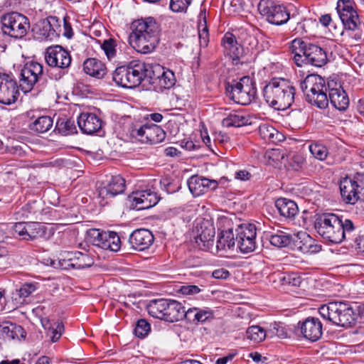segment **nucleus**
Instances as JSON below:
<instances>
[{
    "label": "nucleus",
    "mask_w": 364,
    "mask_h": 364,
    "mask_svg": "<svg viewBox=\"0 0 364 364\" xmlns=\"http://www.w3.org/2000/svg\"><path fill=\"white\" fill-rule=\"evenodd\" d=\"M129 36L131 46L137 52L147 54L154 51L159 42V26L152 17L134 21Z\"/></svg>",
    "instance_id": "nucleus-1"
},
{
    "label": "nucleus",
    "mask_w": 364,
    "mask_h": 364,
    "mask_svg": "<svg viewBox=\"0 0 364 364\" xmlns=\"http://www.w3.org/2000/svg\"><path fill=\"white\" fill-rule=\"evenodd\" d=\"M314 228L325 240L332 243H341L350 240L355 230L353 222L334 213H323L316 217Z\"/></svg>",
    "instance_id": "nucleus-2"
},
{
    "label": "nucleus",
    "mask_w": 364,
    "mask_h": 364,
    "mask_svg": "<svg viewBox=\"0 0 364 364\" xmlns=\"http://www.w3.org/2000/svg\"><path fill=\"white\" fill-rule=\"evenodd\" d=\"M295 87L289 80L283 77L272 79L263 89L267 103L277 110H284L294 101Z\"/></svg>",
    "instance_id": "nucleus-3"
},
{
    "label": "nucleus",
    "mask_w": 364,
    "mask_h": 364,
    "mask_svg": "<svg viewBox=\"0 0 364 364\" xmlns=\"http://www.w3.org/2000/svg\"><path fill=\"white\" fill-rule=\"evenodd\" d=\"M321 316L333 325L350 327L357 320L358 314L348 302L336 301L321 305L318 309Z\"/></svg>",
    "instance_id": "nucleus-4"
},
{
    "label": "nucleus",
    "mask_w": 364,
    "mask_h": 364,
    "mask_svg": "<svg viewBox=\"0 0 364 364\" xmlns=\"http://www.w3.org/2000/svg\"><path fill=\"white\" fill-rule=\"evenodd\" d=\"M291 50L294 54V61L299 67H301L303 64H309L321 68L328 61L327 54L322 48L300 38L292 41Z\"/></svg>",
    "instance_id": "nucleus-5"
},
{
    "label": "nucleus",
    "mask_w": 364,
    "mask_h": 364,
    "mask_svg": "<svg viewBox=\"0 0 364 364\" xmlns=\"http://www.w3.org/2000/svg\"><path fill=\"white\" fill-rule=\"evenodd\" d=\"M301 89L306 100L310 104L321 109L326 108L328 105L327 92L328 83L318 75H308L301 82Z\"/></svg>",
    "instance_id": "nucleus-6"
},
{
    "label": "nucleus",
    "mask_w": 364,
    "mask_h": 364,
    "mask_svg": "<svg viewBox=\"0 0 364 364\" xmlns=\"http://www.w3.org/2000/svg\"><path fill=\"white\" fill-rule=\"evenodd\" d=\"M226 95L234 102L247 105L254 100L257 90L254 81L249 76H244L239 80H232L225 87Z\"/></svg>",
    "instance_id": "nucleus-7"
},
{
    "label": "nucleus",
    "mask_w": 364,
    "mask_h": 364,
    "mask_svg": "<svg viewBox=\"0 0 364 364\" xmlns=\"http://www.w3.org/2000/svg\"><path fill=\"white\" fill-rule=\"evenodd\" d=\"M1 30L4 34L14 38L24 37L29 28L28 18L18 12H9L1 17Z\"/></svg>",
    "instance_id": "nucleus-8"
},
{
    "label": "nucleus",
    "mask_w": 364,
    "mask_h": 364,
    "mask_svg": "<svg viewBox=\"0 0 364 364\" xmlns=\"http://www.w3.org/2000/svg\"><path fill=\"white\" fill-rule=\"evenodd\" d=\"M143 66L139 62H131L127 66H120L112 73L115 83L122 87L134 88L141 82V69Z\"/></svg>",
    "instance_id": "nucleus-9"
},
{
    "label": "nucleus",
    "mask_w": 364,
    "mask_h": 364,
    "mask_svg": "<svg viewBox=\"0 0 364 364\" xmlns=\"http://www.w3.org/2000/svg\"><path fill=\"white\" fill-rule=\"evenodd\" d=\"M87 240L94 246L112 252H117L121 247L119 235L112 231L90 229L87 231Z\"/></svg>",
    "instance_id": "nucleus-10"
},
{
    "label": "nucleus",
    "mask_w": 364,
    "mask_h": 364,
    "mask_svg": "<svg viewBox=\"0 0 364 364\" xmlns=\"http://www.w3.org/2000/svg\"><path fill=\"white\" fill-rule=\"evenodd\" d=\"M257 9L272 24L282 25L289 19L287 8L273 0H260L257 4Z\"/></svg>",
    "instance_id": "nucleus-11"
},
{
    "label": "nucleus",
    "mask_w": 364,
    "mask_h": 364,
    "mask_svg": "<svg viewBox=\"0 0 364 364\" xmlns=\"http://www.w3.org/2000/svg\"><path fill=\"white\" fill-rule=\"evenodd\" d=\"M43 67L37 62L27 63L21 72L19 87L24 92L32 90L35 84L43 81Z\"/></svg>",
    "instance_id": "nucleus-12"
},
{
    "label": "nucleus",
    "mask_w": 364,
    "mask_h": 364,
    "mask_svg": "<svg viewBox=\"0 0 364 364\" xmlns=\"http://www.w3.org/2000/svg\"><path fill=\"white\" fill-rule=\"evenodd\" d=\"M256 227L253 224H242L236 229V241L242 253H250L256 248Z\"/></svg>",
    "instance_id": "nucleus-13"
},
{
    "label": "nucleus",
    "mask_w": 364,
    "mask_h": 364,
    "mask_svg": "<svg viewBox=\"0 0 364 364\" xmlns=\"http://www.w3.org/2000/svg\"><path fill=\"white\" fill-rule=\"evenodd\" d=\"M353 4L350 0H339L336 9L345 28L350 31H355L360 28L361 23Z\"/></svg>",
    "instance_id": "nucleus-14"
},
{
    "label": "nucleus",
    "mask_w": 364,
    "mask_h": 364,
    "mask_svg": "<svg viewBox=\"0 0 364 364\" xmlns=\"http://www.w3.org/2000/svg\"><path fill=\"white\" fill-rule=\"evenodd\" d=\"M18 95V86L15 78L8 74H0V102L11 105L17 100Z\"/></svg>",
    "instance_id": "nucleus-15"
},
{
    "label": "nucleus",
    "mask_w": 364,
    "mask_h": 364,
    "mask_svg": "<svg viewBox=\"0 0 364 364\" xmlns=\"http://www.w3.org/2000/svg\"><path fill=\"white\" fill-rule=\"evenodd\" d=\"M46 63L52 68H68L71 63V56L68 50L60 46H50L45 53Z\"/></svg>",
    "instance_id": "nucleus-16"
},
{
    "label": "nucleus",
    "mask_w": 364,
    "mask_h": 364,
    "mask_svg": "<svg viewBox=\"0 0 364 364\" xmlns=\"http://www.w3.org/2000/svg\"><path fill=\"white\" fill-rule=\"evenodd\" d=\"M196 230V239L198 245L202 244L205 250L212 251L215 234L213 223L209 220L203 219L197 223Z\"/></svg>",
    "instance_id": "nucleus-17"
},
{
    "label": "nucleus",
    "mask_w": 364,
    "mask_h": 364,
    "mask_svg": "<svg viewBox=\"0 0 364 364\" xmlns=\"http://www.w3.org/2000/svg\"><path fill=\"white\" fill-rule=\"evenodd\" d=\"M328 101L337 109L341 111L346 110L349 106V98L340 83L333 80H328Z\"/></svg>",
    "instance_id": "nucleus-18"
},
{
    "label": "nucleus",
    "mask_w": 364,
    "mask_h": 364,
    "mask_svg": "<svg viewBox=\"0 0 364 364\" xmlns=\"http://www.w3.org/2000/svg\"><path fill=\"white\" fill-rule=\"evenodd\" d=\"M129 198L133 208L138 210L149 209L159 201L157 193L150 189L134 192Z\"/></svg>",
    "instance_id": "nucleus-19"
},
{
    "label": "nucleus",
    "mask_w": 364,
    "mask_h": 364,
    "mask_svg": "<svg viewBox=\"0 0 364 364\" xmlns=\"http://www.w3.org/2000/svg\"><path fill=\"white\" fill-rule=\"evenodd\" d=\"M154 237L152 232L144 228L134 230L129 238V242L133 249L143 251L148 249L154 242Z\"/></svg>",
    "instance_id": "nucleus-20"
},
{
    "label": "nucleus",
    "mask_w": 364,
    "mask_h": 364,
    "mask_svg": "<svg viewBox=\"0 0 364 364\" xmlns=\"http://www.w3.org/2000/svg\"><path fill=\"white\" fill-rule=\"evenodd\" d=\"M188 186L190 191L194 196H199L210 190H215L218 186V183L214 180H209L198 176H193L188 179Z\"/></svg>",
    "instance_id": "nucleus-21"
},
{
    "label": "nucleus",
    "mask_w": 364,
    "mask_h": 364,
    "mask_svg": "<svg viewBox=\"0 0 364 364\" xmlns=\"http://www.w3.org/2000/svg\"><path fill=\"white\" fill-rule=\"evenodd\" d=\"M301 333L304 337L311 341H318L322 336V323L314 317L307 318L300 326Z\"/></svg>",
    "instance_id": "nucleus-22"
},
{
    "label": "nucleus",
    "mask_w": 364,
    "mask_h": 364,
    "mask_svg": "<svg viewBox=\"0 0 364 364\" xmlns=\"http://www.w3.org/2000/svg\"><path fill=\"white\" fill-rule=\"evenodd\" d=\"M340 191L343 200L349 204H355L360 198L359 185L349 178H343L340 183Z\"/></svg>",
    "instance_id": "nucleus-23"
},
{
    "label": "nucleus",
    "mask_w": 364,
    "mask_h": 364,
    "mask_svg": "<svg viewBox=\"0 0 364 364\" xmlns=\"http://www.w3.org/2000/svg\"><path fill=\"white\" fill-rule=\"evenodd\" d=\"M57 22L55 16L41 19L35 24L33 31L41 39L52 40L56 36L54 24Z\"/></svg>",
    "instance_id": "nucleus-24"
},
{
    "label": "nucleus",
    "mask_w": 364,
    "mask_h": 364,
    "mask_svg": "<svg viewBox=\"0 0 364 364\" xmlns=\"http://www.w3.org/2000/svg\"><path fill=\"white\" fill-rule=\"evenodd\" d=\"M101 119L93 113H82L77 124L81 131L87 134H93L102 128Z\"/></svg>",
    "instance_id": "nucleus-25"
},
{
    "label": "nucleus",
    "mask_w": 364,
    "mask_h": 364,
    "mask_svg": "<svg viewBox=\"0 0 364 364\" xmlns=\"http://www.w3.org/2000/svg\"><path fill=\"white\" fill-rule=\"evenodd\" d=\"M125 189V181L120 176H112L107 184L99 190V196L102 198H113L122 193Z\"/></svg>",
    "instance_id": "nucleus-26"
},
{
    "label": "nucleus",
    "mask_w": 364,
    "mask_h": 364,
    "mask_svg": "<svg viewBox=\"0 0 364 364\" xmlns=\"http://www.w3.org/2000/svg\"><path fill=\"white\" fill-rule=\"evenodd\" d=\"M222 45L225 53L232 60H238L243 54V48L237 41L236 37L230 33H226L223 39Z\"/></svg>",
    "instance_id": "nucleus-27"
},
{
    "label": "nucleus",
    "mask_w": 364,
    "mask_h": 364,
    "mask_svg": "<svg viewBox=\"0 0 364 364\" xmlns=\"http://www.w3.org/2000/svg\"><path fill=\"white\" fill-rule=\"evenodd\" d=\"M26 335V331L21 326L8 321L0 325V336L6 341L20 340L24 338Z\"/></svg>",
    "instance_id": "nucleus-28"
},
{
    "label": "nucleus",
    "mask_w": 364,
    "mask_h": 364,
    "mask_svg": "<svg viewBox=\"0 0 364 364\" xmlns=\"http://www.w3.org/2000/svg\"><path fill=\"white\" fill-rule=\"evenodd\" d=\"M163 320L167 322H175L184 318L185 308L176 301L167 299L166 310Z\"/></svg>",
    "instance_id": "nucleus-29"
},
{
    "label": "nucleus",
    "mask_w": 364,
    "mask_h": 364,
    "mask_svg": "<svg viewBox=\"0 0 364 364\" xmlns=\"http://www.w3.org/2000/svg\"><path fill=\"white\" fill-rule=\"evenodd\" d=\"M41 322L44 329L46 330L47 336L50 338L52 342L58 341L64 328L63 323L58 321L50 320L47 317L42 318Z\"/></svg>",
    "instance_id": "nucleus-30"
},
{
    "label": "nucleus",
    "mask_w": 364,
    "mask_h": 364,
    "mask_svg": "<svg viewBox=\"0 0 364 364\" xmlns=\"http://www.w3.org/2000/svg\"><path fill=\"white\" fill-rule=\"evenodd\" d=\"M84 71L89 75L102 78L106 73L107 68L105 64L97 58H88L83 64Z\"/></svg>",
    "instance_id": "nucleus-31"
},
{
    "label": "nucleus",
    "mask_w": 364,
    "mask_h": 364,
    "mask_svg": "<svg viewBox=\"0 0 364 364\" xmlns=\"http://www.w3.org/2000/svg\"><path fill=\"white\" fill-rule=\"evenodd\" d=\"M213 317V312L210 309H199L196 307L190 308L187 311L185 310L184 318L190 323L205 322V321Z\"/></svg>",
    "instance_id": "nucleus-32"
},
{
    "label": "nucleus",
    "mask_w": 364,
    "mask_h": 364,
    "mask_svg": "<svg viewBox=\"0 0 364 364\" xmlns=\"http://www.w3.org/2000/svg\"><path fill=\"white\" fill-rule=\"evenodd\" d=\"M275 206L280 215L287 218H294L299 212L296 203L287 198L277 199Z\"/></svg>",
    "instance_id": "nucleus-33"
},
{
    "label": "nucleus",
    "mask_w": 364,
    "mask_h": 364,
    "mask_svg": "<svg viewBox=\"0 0 364 364\" xmlns=\"http://www.w3.org/2000/svg\"><path fill=\"white\" fill-rule=\"evenodd\" d=\"M139 65L143 66L141 69V82L146 80L149 83L154 84L157 82L159 76L163 71V67L159 65L153 66L150 64L139 62Z\"/></svg>",
    "instance_id": "nucleus-34"
},
{
    "label": "nucleus",
    "mask_w": 364,
    "mask_h": 364,
    "mask_svg": "<svg viewBox=\"0 0 364 364\" xmlns=\"http://www.w3.org/2000/svg\"><path fill=\"white\" fill-rule=\"evenodd\" d=\"M235 241L236 237L235 238V234L233 233V230L232 228L222 231L218 235L215 247L217 252L227 249H232L235 246Z\"/></svg>",
    "instance_id": "nucleus-35"
},
{
    "label": "nucleus",
    "mask_w": 364,
    "mask_h": 364,
    "mask_svg": "<svg viewBox=\"0 0 364 364\" xmlns=\"http://www.w3.org/2000/svg\"><path fill=\"white\" fill-rule=\"evenodd\" d=\"M69 256H72L70 262L73 269H84L91 267L94 264V259L87 253L80 252H69Z\"/></svg>",
    "instance_id": "nucleus-36"
},
{
    "label": "nucleus",
    "mask_w": 364,
    "mask_h": 364,
    "mask_svg": "<svg viewBox=\"0 0 364 364\" xmlns=\"http://www.w3.org/2000/svg\"><path fill=\"white\" fill-rule=\"evenodd\" d=\"M36 285L33 283H25L20 289H16L12 294V299L16 305H21L26 302V299L36 290Z\"/></svg>",
    "instance_id": "nucleus-37"
},
{
    "label": "nucleus",
    "mask_w": 364,
    "mask_h": 364,
    "mask_svg": "<svg viewBox=\"0 0 364 364\" xmlns=\"http://www.w3.org/2000/svg\"><path fill=\"white\" fill-rule=\"evenodd\" d=\"M167 299H160L150 301L146 306L147 311L154 318L163 320Z\"/></svg>",
    "instance_id": "nucleus-38"
},
{
    "label": "nucleus",
    "mask_w": 364,
    "mask_h": 364,
    "mask_svg": "<svg viewBox=\"0 0 364 364\" xmlns=\"http://www.w3.org/2000/svg\"><path fill=\"white\" fill-rule=\"evenodd\" d=\"M53 124V118L49 116H41L29 124V129L36 133L43 134L49 131Z\"/></svg>",
    "instance_id": "nucleus-39"
},
{
    "label": "nucleus",
    "mask_w": 364,
    "mask_h": 364,
    "mask_svg": "<svg viewBox=\"0 0 364 364\" xmlns=\"http://www.w3.org/2000/svg\"><path fill=\"white\" fill-rule=\"evenodd\" d=\"M292 235L281 230L273 232L269 237L270 243L277 247H285L292 242Z\"/></svg>",
    "instance_id": "nucleus-40"
},
{
    "label": "nucleus",
    "mask_w": 364,
    "mask_h": 364,
    "mask_svg": "<svg viewBox=\"0 0 364 364\" xmlns=\"http://www.w3.org/2000/svg\"><path fill=\"white\" fill-rule=\"evenodd\" d=\"M164 132L156 124H151L146 126L145 131V143L156 144L163 140L164 138Z\"/></svg>",
    "instance_id": "nucleus-41"
},
{
    "label": "nucleus",
    "mask_w": 364,
    "mask_h": 364,
    "mask_svg": "<svg viewBox=\"0 0 364 364\" xmlns=\"http://www.w3.org/2000/svg\"><path fill=\"white\" fill-rule=\"evenodd\" d=\"M298 236L305 242L304 247H300L302 251L310 253H317L321 250V245L318 244L306 232H301L299 233Z\"/></svg>",
    "instance_id": "nucleus-42"
},
{
    "label": "nucleus",
    "mask_w": 364,
    "mask_h": 364,
    "mask_svg": "<svg viewBox=\"0 0 364 364\" xmlns=\"http://www.w3.org/2000/svg\"><path fill=\"white\" fill-rule=\"evenodd\" d=\"M26 240H33L45 235V227L40 223L28 222L27 225Z\"/></svg>",
    "instance_id": "nucleus-43"
},
{
    "label": "nucleus",
    "mask_w": 364,
    "mask_h": 364,
    "mask_svg": "<svg viewBox=\"0 0 364 364\" xmlns=\"http://www.w3.org/2000/svg\"><path fill=\"white\" fill-rule=\"evenodd\" d=\"M40 210V204L36 200L28 202L16 213L17 219L28 218L31 215H35Z\"/></svg>",
    "instance_id": "nucleus-44"
},
{
    "label": "nucleus",
    "mask_w": 364,
    "mask_h": 364,
    "mask_svg": "<svg viewBox=\"0 0 364 364\" xmlns=\"http://www.w3.org/2000/svg\"><path fill=\"white\" fill-rule=\"evenodd\" d=\"M157 82L161 89H169L172 87L176 82L174 73L171 70L165 71L163 68V71L161 72Z\"/></svg>",
    "instance_id": "nucleus-45"
},
{
    "label": "nucleus",
    "mask_w": 364,
    "mask_h": 364,
    "mask_svg": "<svg viewBox=\"0 0 364 364\" xmlns=\"http://www.w3.org/2000/svg\"><path fill=\"white\" fill-rule=\"evenodd\" d=\"M267 336L265 331L259 326H252L247 328L246 331V336L255 343L262 341Z\"/></svg>",
    "instance_id": "nucleus-46"
},
{
    "label": "nucleus",
    "mask_w": 364,
    "mask_h": 364,
    "mask_svg": "<svg viewBox=\"0 0 364 364\" xmlns=\"http://www.w3.org/2000/svg\"><path fill=\"white\" fill-rule=\"evenodd\" d=\"M223 123L226 127H240L247 124V119L239 114H230L227 118L223 119Z\"/></svg>",
    "instance_id": "nucleus-47"
},
{
    "label": "nucleus",
    "mask_w": 364,
    "mask_h": 364,
    "mask_svg": "<svg viewBox=\"0 0 364 364\" xmlns=\"http://www.w3.org/2000/svg\"><path fill=\"white\" fill-rule=\"evenodd\" d=\"M309 151L311 154L318 160H324L328 155L327 148L319 144H313L309 146Z\"/></svg>",
    "instance_id": "nucleus-48"
},
{
    "label": "nucleus",
    "mask_w": 364,
    "mask_h": 364,
    "mask_svg": "<svg viewBox=\"0 0 364 364\" xmlns=\"http://www.w3.org/2000/svg\"><path fill=\"white\" fill-rule=\"evenodd\" d=\"M150 331V324L145 319H139L134 328V333L139 338H144Z\"/></svg>",
    "instance_id": "nucleus-49"
},
{
    "label": "nucleus",
    "mask_w": 364,
    "mask_h": 364,
    "mask_svg": "<svg viewBox=\"0 0 364 364\" xmlns=\"http://www.w3.org/2000/svg\"><path fill=\"white\" fill-rule=\"evenodd\" d=\"M191 4V0H170L169 6L173 12H183Z\"/></svg>",
    "instance_id": "nucleus-50"
},
{
    "label": "nucleus",
    "mask_w": 364,
    "mask_h": 364,
    "mask_svg": "<svg viewBox=\"0 0 364 364\" xmlns=\"http://www.w3.org/2000/svg\"><path fill=\"white\" fill-rule=\"evenodd\" d=\"M279 280L283 285H289L292 287H299L301 283V278L293 273L282 276L279 278Z\"/></svg>",
    "instance_id": "nucleus-51"
},
{
    "label": "nucleus",
    "mask_w": 364,
    "mask_h": 364,
    "mask_svg": "<svg viewBox=\"0 0 364 364\" xmlns=\"http://www.w3.org/2000/svg\"><path fill=\"white\" fill-rule=\"evenodd\" d=\"M102 49L104 50L108 59H112L116 55L115 42L113 39H108L104 41L101 46Z\"/></svg>",
    "instance_id": "nucleus-52"
},
{
    "label": "nucleus",
    "mask_w": 364,
    "mask_h": 364,
    "mask_svg": "<svg viewBox=\"0 0 364 364\" xmlns=\"http://www.w3.org/2000/svg\"><path fill=\"white\" fill-rule=\"evenodd\" d=\"M28 223L19 222L14 224L13 230L14 234L19 236L23 240H26V232H27Z\"/></svg>",
    "instance_id": "nucleus-53"
},
{
    "label": "nucleus",
    "mask_w": 364,
    "mask_h": 364,
    "mask_svg": "<svg viewBox=\"0 0 364 364\" xmlns=\"http://www.w3.org/2000/svg\"><path fill=\"white\" fill-rule=\"evenodd\" d=\"M59 126V131L65 135L70 134L74 133L75 130V127L74 125L73 122L70 120H66L65 122H61Z\"/></svg>",
    "instance_id": "nucleus-54"
},
{
    "label": "nucleus",
    "mask_w": 364,
    "mask_h": 364,
    "mask_svg": "<svg viewBox=\"0 0 364 364\" xmlns=\"http://www.w3.org/2000/svg\"><path fill=\"white\" fill-rule=\"evenodd\" d=\"M201 289L196 285H183L181 286L179 291L186 296L196 295L200 293Z\"/></svg>",
    "instance_id": "nucleus-55"
},
{
    "label": "nucleus",
    "mask_w": 364,
    "mask_h": 364,
    "mask_svg": "<svg viewBox=\"0 0 364 364\" xmlns=\"http://www.w3.org/2000/svg\"><path fill=\"white\" fill-rule=\"evenodd\" d=\"M146 126V124L141 126L139 128H133L131 130V135L133 137L136 138L139 141H140L143 143H145L146 142V138H145Z\"/></svg>",
    "instance_id": "nucleus-56"
},
{
    "label": "nucleus",
    "mask_w": 364,
    "mask_h": 364,
    "mask_svg": "<svg viewBox=\"0 0 364 364\" xmlns=\"http://www.w3.org/2000/svg\"><path fill=\"white\" fill-rule=\"evenodd\" d=\"M353 247L358 254H364V235L359 236L355 240Z\"/></svg>",
    "instance_id": "nucleus-57"
},
{
    "label": "nucleus",
    "mask_w": 364,
    "mask_h": 364,
    "mask_svg": "<svg viewBox=\"0 0 364 364\" xmlns=\"http://www.w3.org/2000/svg\"><path fill=\"white\" fill-rule=\"evenodd\" d=\"M212 276L215 279H226L230 276V273L225 269H218L213 272Z\"/></svg>",
    "instance_id": "nucleus-58"
},
{
    "label": "nucleus",
    "mask_w": 364,
    "mask_h": 364,
    "mask_svg": "<svg viewBox=\"0 0 364 364\" xmlns=\"http://www.w3.org/2000/svg\"><path fill=\"white\" fill-rule=\"evenodd\" d=\"M71 258L72 256H69V252L67 253L63 258L59 260L60 267L65 269L72 268V265H70L71 262H70L71 261L70 259Z\"/></svg>",
    "instance_id": "nucleus-59"
},
{
    "label": "nucleus",
    "mask_w": 364,
    "mask_h": 364,
    "mask_svg": "<svg viewBox=\"0 0 364 364\" xmlns=\"http://www.w3.org/2000/svg\"><path fill=\"white\" fill-rule=\"evenodd\" d=\"M251 177V174L246 170H241L235 173V178L241 181L249 180Z\"/></svg>",
    "instance_id": "nucleus-60"
},
{
    "label": "nucleus",
    "mask_w": 364,
    "mask_h": 364,
    "mask_svg": "<svg viewBox=\"0 0 364 364\" xmlns=\"http://www.w3.org/2000/svg\"><path fill=\"white\" fill-rule=\"evenodd\" d=\"M199 40H200V45L203 47H206L208 43V31L206 28H204L203 30V32H199Z\"/></svg>",
    "instance_id": "nucleus-61"
},
{
    "label": "nucleus",
    "mask_w": 364,
    "mask_h": 364,
    "mask_svg": "<svg viewBox=\"0 0 364 364\" xmlns=\"http://www.w3.org/2000/svg\"><path fill=\"white\" fill-rule=\"evenodd\" d=\"M164 154L167 156H176L180 154V151L174 147H167L164 149Z\"/></svg>",
    "instance_id": "nucleus-62"
},
{
    "label": "nucleus",
    "mask_w": 364,
    "mask_h": 364,
    "mask_svg": "<svg viewBox=\"0 0 364 364\" xmlns=\"http://www.w3.org/2000/svg\"><path fill=\"white\" fill-rule=\"evenodd\" d=\"M233 357V354H229L227 356L220 358L215 361V364H227L228 362L232 360Z\"/></svg>",
    "instance_id": "nucleus-63"
},
{
    "label": "nucleus",
    "mask_w": 364,
    "mask_h": 364,
    "mask_svg": "<svg viewBox=\"0 0 364 364\" xmlns=\"http://www.w3.org/2000/svg\"><path fill=\"white\" fill-rule=\"evenodd\" d=\"M331 21V17L329 14L323 15L320 18V23L324 26H328Z\"/></svg>",
    "instance_id": "nucleus-64"
}]
</instances>
